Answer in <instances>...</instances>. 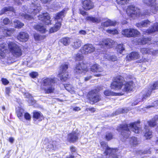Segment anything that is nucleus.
<instances>
[{
	"label": "nucleus",
	"mask_w": 158,
	"mask_h": 158,
	"mask_svg": "<svg viewBox=\"0 0 158 158\" xmlns=\"http://www.w3.org/2000/svg\"><path fill=\"white\" fill-rule=\"evenodd\" d=\"M105 57H106V58L108 60L113 61H116L117 59V57L114 56H109L108 55L106 56V55Z\"/></svg>",
	"instance_id": "45"
},
{
	"label": "nucleus",
	"mask_w": 158,
	"mask_h": 158,
	"mask_svg": "<svg viewBox=\"0 0 158 158\" xmlns=\"http://www.w3.org/2000/svg\"><path fill=\"white\" fill-rule=\"evenodd\" d=\"M115 23L111 21L110 19H108L104 22L102 23L101 25L104 27H108L111 26H114Z\"/></svg>",
	"instance_id": "33"
},
{
	"label": "nucleus",
	"mask_w": 158,
	"mask_h": 158,
	"mask_svg": "<svg viewBox=\"0 0 158 158\" xmlns=\"http://www.w3.org/2000/svg\"><path fill=\"white\" fill-rule=\"evenodd\" d=\"M3 34L6 36H10L14 32L15 29L12 28H8L6 27L2 29Z\"/></svg>",
	"instance_id": "23"
},
{
	"label": "nucleus",
	"mask_w": 158,
	"mask_h": 158,
	"mask_svg": "<svg viewBox=\"0 0 158 158\" xmlns=\"http://www.w3.org/2000/svg\"><path fill=\"white\" fill-rule=\"evenodd\" d=\"M90 69L92 72L95 73L101 72L103 71L102 68L97 64L93 65L91 67Z\"/></svg>",
	"instance_id": "25"
},
{
	"label": "nucleus",
	"mask_w": 158,
	"mask_h": 158,
	"mask_svg": "<svg viewBox=\"0 0 158 158\" xmlns=\"http://www.w3.org/2000/svg\"><path fill=\"white\" fill-rule=\"evenodd\" d=\"M98 91L97 89H94L89 93V99L91 102L93 104L101 100L100 96L98 94Z\"/></svg>",
	"instance_id": "9"
},
{
	"label": "nucleus",
	"mask_w": 158,
	"mask_h": 158,
	"mask_svg": "<svg viewBox=\"0 0 158 158\" xmlns=\"http://www.w3.org/2000/svg\"><path fill=\"white\" fill-rule=\"evenodd\" d=\"M34 28L36 30L42 33L45 32L46 31L45 27L42 24L36 25L34 26Z\"/></svg>",
	"instance_id": "31"
},
{
	"label": "nucleus",
	"mask_w": 158,
	"mask_h": 158,
	"mask_svg": "<svg viewBox=\"0 0 158 158\" xmlns=\"http://www.w3.org/2000/svg\"><path fill=\"white\" fill-rule=\"evenodd\" d=\"M113 135L111 133H107L106 135V139L107 140H109L113 138Z\"/></svg>",
	"instance_id": "50"
},
{
	"label": "nucleus",
	"mask_w": 158,
	"mask_h": 158,
	"mask_svg": "<svg viewBox=\"0 0 158 158\" xmlns=\"http://www.w3.org/2000/svg\"><path fill=\"white\" fill-rule=\"evenodd\" d=\"M143 2L147 6L150 7L151 11L155 13L158 11L157 6L156 0H143Z\"/></svg>",
	"instance_id": "10"
},
{
	"label": "nucleus",
	"mask_w": 158,
	"mask_h": 158,
	"mask_svg": "<svg viewBox=\"0 0 158 158\" xmlns=\"http://www.w3.org/2000/svg\"><path fill=\"white\" fill-rule=\"evenodd\" d=\"M158 31V23H156L154 24V26L150 28L146 31H143L144 34H150L155 31Z\"/></svg>",
	"instance_id": "24"
},
{
	"label": "nucleus",
	"mask_w": 158,
	"mask_h": 158,
	"mask_svg": "<svg viewBox=\"0 0 158 158\" xmlns=\"http://www.w3.org/2000/svg\"><path fill=\"white\" fill-rule=\"evenodd\" d=\"M14 26L15 28H20L24 25V24L16 20L14 21Z\"/></svg>",
	"instance_id": "41"
},
{
	"label": "nucleus",
	"mask_w": 158,
	"mask_h": 158,
	"mask_svg": "<svg viewBox=\"0 0 158 158\" xmlns=\"http://www.w3.org/2000/svg\"><path fill=\"white\" fill-rule=\"evenodd\" d=\"M81 40L77 39L74 40L71 44V46L73 49H77L81 47Z\"/></svg>",
	"instance_id": "26"
},
{
	"label": "nucleus",
	"mask_w": 158,
	"mask_h": 158,
	"mask_svg": "<svg viewBox=\"0 0 158 158\" xmlns=\"http://www.w3.org/2000/svg\"><path fill=\"white\" fill-rule=\"evenodd\" d=\"M38 18L39 20L42 21L45 24L48 25L51 23L50 18L48 13H44L39 15Z\"/></svg>",
	"instance_id": "16"
},
{
	"label": "nucleus",
	"mask_w": 158,
	"mask_h": 158,
	"mask_svg": "<svg viewBox=\"0 0 158 158\" xmlns=\"http://www.w3.org/2000/svg\"><path fill=\"white\" fill-rule=\"evenodd\" d=\"M83 57L82 54L79 53H77L75 57V59L76 61H81L83 59Z\"/></svg>",
	"instance_id": "44"
},
{
	"label": "nucleus",
	"mask_w": 158,
	"mask_h": 158,
	"mask_svg": "<svg viewBox=\"0 0 158 158\" xmlns=\"http://www.w3.org/2000/svg\"><path fill=\"white\" fill-rule=\"evenodd\" d=\"M100 144L102 148L105 149V150H107V149L109 148L107 144L105 142L102 141L100 142Z\"/></svg>",
	"instance_id": "48"
},
{
	"label": "nucleus",
	"mask_w": 158,
	"mask_h": 158,
	"mask_svg": "<svg viewBox=\"0 0 158 158\" xmlns=\"http://www.w3.org/2000/svg\"><path fill=\"white\" fill-rule=\"evenodd\" d=\"M30 75L31 77L32 78H36L38 75V74L37 72H33L31 73Z\"/></svg>",
	"instance_id": "54"
},
{
	"label": "nucleus",
	"mask_w": 158,
	"mask_h": 158,
	"mask_svg": "<svg viewBox=\"0 0 158 158\" xmlns=\"http://www.w3.org/2000/svg\"><path fill=\"white\" fill-rule=\"evenodd\" d=\"M140 51L143 54H152L153 56L156 55L158 53V50L148 48H142Z\"/></svg>",
	"instance_id": "15"
},
{
	"label": "nucleus",
	"mask_w": 158,
	"mask_h": 158,
	"mask_svg": "<svg viewBox=\"0 0 158 158\" xmlns=\"http://www.w3.org/2000/svg\"><path fill=\"white\" fill-rule=\"evenodd\" d=\"M86 19L93 23H98L101 21V18L100 17L95 18L90 16L87 17Z\"/></svg>",
	"instance_id": "29"
},
{
	"label": "nucleus",
	"mask_w": 158,
	"mask_h": 158,
	"mask_svg": "<svg viewBox=\"0 0 158 158\" xmlns=\"http://www.w3.org/2000/svg\"><path fill=\"white\" fill-rule=\"evenodd\" d=\"M150 24V22L148 20L143 21L140 23H137L136 26L138 27H145L148 26Z\"/></svg>",
	"instance_id": "27"
},
{
	"label": "nucleus",
	"mask_w": 158,
	"mask_h": 158,
	"mask_svg": "<svg viewBox=\"0 0 158 158\" xmlns=\"http://www.w3.org/2000/svg\"><path fill=\"white\" fill-rule=\"evenodd\" d=\"M34 36L35 40L36 41H38L40 39V36L38 34H35L34 35Z\"/></svg>",
	"instance_id": "58"
},
{
	"label": "nucleus",
	"mask_w": 158,
	"mask_h": 158,
	"mask_svg": "<svg viewBox=\"0 0 158 158\" xmlns=\"http://www.w3.org/2000/svg\"><path fill=\"white\" fill-rule=\"evenodd\" d=\"M139 33L137 30L133 28L125 29L122 31V35L128 37H137Z\"/></svg>",
	"instance_id": "8"
},
{
	"label": "nucleus",
	"mask_w": 158,
	"mask_h": 158,
	"mask_svg": "<svg viewBox=\"0 0 158 158\" xmlns=\"http://www.w3.org/2000/svg\"><path fill=\"white\" fill-rule=\"evenodd\" d=\"M8 11H12L15 13V10L12 7L6 6L3 8L0 11V15L4 14V13Z\"/></svg>",
	"instance_id": "30"
},
{
	"label": "nucleus",
	"mask_w": 158,
	"mask_h": 158,
	"mask_svg": "<svg viewBox=\"0 0 158 158\" xmlns=\"http://www.w3.org/2000/svg\"><path fill=\"white\" fill-rule=\"evenodd\" d=\"M68 67L69 65L67 64H63L60 67L58 77L61 80L65 81L68 79L69 75L67 70Z\"/></svg>",
	"instance_id": "6"
},
{
	"label": "nucleus",
	"mask_w": 158,
	"mask_h": 158,
	"mask_svg": "<svg viewBox=\"0 0 158 158\" xmlns=\"http://www.w3.org/2000/svg\"><path fill=\"white\" fill-rule=\"evenodd\" d=\"M55 78H48L44 79L43 81V85L45 87L52 85L55 83Z\"/></svg>",
	"instance_id": "19"
},
{
	"label": "nucleus",
	"mask_w": 158,
	"mask_h": 158,
	"mask_svg": "<svg viewBox=\"0 0 158 158\" xmlns=\"http://www.w3.org/2000/svg\"><path fill=\"white\" fill-rule=\"evenodd\" d=\"M139 121L129 125H120L117 128V130L121 132V139L122 141H125L130 136L131 132L129 129H131L135 133H139L141 131V129L137 125V124H139Z\"/></svg>",
	"instance_id": "1"
},
{
	"label": "nucleus",
	"mask_w": 158,
	"mask_h": 158,
	"mask_svg": "<svg viewBox=\"0 0 158 158\" xmlns=\"http://www.w3.org/2000/svg\"><path fill=\"white\" fill-rule=\"evenodd\" d=\"M60 42L64 45L67 46L70 43V39L68 37L64 38L61 40Z\"/></svg>",
	"instance_id": "38"
},
{
	"label": "nucleus",
	"mask_w": 158,
	"mask_h": 158,
	"mask_svg": "<svg viewBox=\"0 0 158 158\" xmlns=\"http://www.w3.org/2000/svg\"><path fill=\"white\" fill-rule=\"evenodd\" d=\"M86 110L87 111L89 110L92 112H94L95 111V109L94 108H87Z\"/></svg>",
	"instance_id": "60"
},
{
	"label": "nucleus",
	"mask_w": 158,
	"mask_h": 158,
	"mask_svg": "<svg viewBox=\"0 0 158 158\" xmlns=\"http://www.w3.org/2000/svg\"><path fill=\"white\" fill-rule=\"evenodd\" d=\"M95 50V47L91 44H85L81 49L82 54H87L94 52Z\"/></svg>",
	"instance_id": "13"
},
{
	"label": "nucleus",
	"mask_w": 158,
	"mask_h": 158,
	"mask_svg": "<svg viewBox=\"0 0 158 158\" xmlns=\"http://www.w3.org/2000/svg\"><path fill=\"white\" fill-rule=\"evenodd\" d=\"M24 118L27 120H29L31 119V116L28 113H26L24 114Z\"/></svg>",
	"instance_id": "57"
},
{
	"label": "nucleus",
	"mask_w": 158,
	"mask_h": 158,
	"mask_svg": "<svg viewBox=\"0 0 158 158\" xmlns=\"http://www.w3.org/2000/svg\"><path fill=\"white\" fill-rule=\"evenodd\" d=\"M158 119V115H156L150 121L147 122V123L150 127H153L156 125V121Z\"/></svg>",
	"instance_id": "35"
},
{
	"label": "nucleus",
	"mask_w": 158,
	"mask_h": 158,
	"mask_svg": "<svg viewBox=\"0 0 158 158\" xmlns=\"http://www.w3.org/2000/svg\"><path fill=\"white\" fill-rule=\"evenodd\" d=\"M138 99H139V96L138 97V98L137 99V100L135 101L132 104V106H135V105H137L138 103L139 102H138Z\"/></svg>",
	"instance_id": "62"
},
{
	"label": "nucleus",
	"mask_w": 158,
	"mask_h": 158,
	"mask_svg": "<svg viewBox=\"0 0 158 158\" xmlns=\"http://www.w3.org/2000/svg\"><path fill=\"white\" fill-rule=\"evenodd\" d=\"M115 42L112 40L107 39L103 40L100 42L99 44L102 45V47H104V46L112 47L115 44Z\"/></svg>",
	"instance_id": "14"
},
{
	"label": "nucleus",
	"mask_w": 158,
	"mask_h": 158,
	"mask_svg": "<svg viewBox=\"0 0 158 158\" xmlns=\"http://www.w3.org/2000/svg\"><path fill=\"white\" fill-rule=\"evenodd\" d=\"M18 39L20 41L25 42L27 41L29 38L28 34L24 32H21L17 36Z\"/></svg>",
	"instance_id": "20"
},
{
	"label": "nucleus",
	"mask_w": 158,
	"mask_h": 158,
	"mask_svg": "<svg viewBox=\"0 0 158 158\" xmlns=\"http://www.w3.org/2000/svg\"><path fill=\"white\" fill-rule=\"evenodd\" d=\"M80 13L83 16L86 15V12L83 10H80Z\"/></svg>",
	"instance_id": "64"
},
{
	"label": "nucleus",
	"mask_w": 158,
	"mask_h": 158,
	"mask_svg": "<svg viewBox=\"0 0 158 158\" xmlns=\"http://www.w3.org/2000/svg\"><path fill=\"white\" fill-rule=\"evenodd\" d=\"M104 94L106 96L113 95V92H111L110 90H109L105 91L104 92Z\"/></svg>",
	"instance_id": "53"
},
{
	"label": "nucleus",
	"mask_w": 158,
	"mask_h": 158,
	"mask_svg": "<svg viewBox=\"0 0 158 158\" xmlns=\"http://www.w3.org/2000/svg\"><path fill=\"white\" fill-rule=\"evenodd\" d=\"M158 89V82H155L153 85H152L150 86V88L149 89L150 90H152V91L154 90L157 89Z\"/></svg>",
	"instance_id": "49"
},
{
	"label": "nucleus",
	"mask_w": 158,
	"mask_h": 158,
	"mask_svg": "<svg viewBox=\"0 0 158 158\" xmlns=\"http://www.w3.org/2000/svg\"><path fill=\"white\" fill-rule=\"evenodd\" d=\"M144 129L146 130V132L144 136L146 139H149L152 137V133L149 129L148 126H145Z\"/></svg>",
	"instance_id": "32"
},
{
	"label": "nucleus",
	"mask_w": 158,
	"mask_h": 158,
	"mask_svg": "<svg viewBox=\"0 0 158 158\" xmlns=\"http://www.w3.org/2000/svg\"><path fill=\"white\" fill-rule=\"evenodd\" d=\"M3 22L4 24L6 25L10 23V21L7 18H5L3 19Z\"/></svg>",
	"instance_id": "56"
},
{
	"label": "nucleus",
	"mask_w": 158,
	"mask_h": 158,
	"mask_svg": "<svg viewBox=\"0 0 158 158\" xmlns=\"http://www.w3.org/2000/svg\"><path fill=\"white\" fill-rule=\"evenodd\" d=\"M82 7L85 10H89L94 7L93 2L90 0H85L83 2Z\"/></svg>",
	"instance_id": "17"
},
{
	"label": "nucleus",
	"mask_w": 158,
	"mask_h": 158,
	"mask_svg": "<svg viewBox=\"0 0 158 158\" xmlns=\"http://www.w3.org/2000/svg\"><path fill=\"white\" fill-rule=\"evenodd\" d=\"M79 33L81 35H85L86 34V32L85 30H81L79 31Z\"/></svg>",
	"instance_id": "63"
},
{
	"label": "nucleus",
	"mask_w": 158,
	"mask_h": 158,
	"mask_svg": "<svg viewBox=\"0 0 158 158\" xmlns=\"http://www.w3.org/2000/svg\"><path fill=\"white\" fill-rule=\"evenodd\" d=\"M108 151L111 152L109 153V156H111L115 158L117 157L116 154L118 151V150L117 149H111L109 148V149H107V150H105L106 153L108 154Z\"/></svg>",
	"instance_id": "28"
},
{
	"label": "nucleus",
	"mask_w": 158,
	"mask_h": 158,
	"mask_svg": "<svg viewBox=\"0 0 158 158\" xmlns=\"http://www.w3.org/2000/svg\"><path fill=\"white\" fill-rule=\"evenodd\" d=\"M126 12L128 16L133 18L139 16L140 15V10L133 5L128 6L127 8Z\"/></svg>",
	"instance_id": "7"
},
{
	"label": "nucleus",
	"mask_w": 158,
	"mask_h": 158,
	"mask_svg": "<svg viewBox=\"0 0 158 158\" xmlns=\"http://www.w3.org/2000/svg\"><path fill=\"white\" fill-rule=\"evenodd\" d=\"M117 51L120 54L123 53V51L124 50V48L123 47V44H120L118 45L116 47Z\"/></svg>",
	"instance_id": "42"
},
{
	"label": "nucleus",
	"mask_w": 158,
	"mask_h": 158,
	"mask_svg": "<svg viewBox=\"0 0 158 158\" xmlns=\"http://www.w3.org/2000/svg\"><path fill=\"white\" fill-rule=\"evenodd\" d=\"M117 3L120 5H122L128 3L129 0H116Z\"/></svg>",
	"instance_id": "46"
},
{
	"label": "nucleus",
	"mask_w": 158,
	"mask_h": 158,
	"mask_svg": "<svg viewBox=\"0 0 158 158\" xmlns=\"http://www.w3.org/2000/svg\"><path fill=\"white\" fill-rule=\"evenodd\" d=\"M47 148L48 149V151H50L54 150V146L52 143H49L47 144Z\"/></svg>",
	"instance_id": "52"
},
{
	"label": "nucleus",
	"mask_w": 158,
	"mask_h": 158,
	"mask_svg": "<svg viewBox=\"0 0 158 158\" xmlns=\"http://www.w3.org/2000/svg\"><path fill=\"white\" fill-rule=\"evenodd\" d=\"M130 142L131 145L135 146L139 144V142L137 138L133 137L130 138Z\"/></svg>",
	"instance_id": "37"
},
{
	"label": "nucleus",
	"mask_w": 158,
	"mask_h": 158,
	"mask_svg": "<svg viewBox=\"0 0 158 158\" xmlns=\"http://www.w3.org/2000/svg\"><path fill=\"white\" fill-rule=\"evenodd\" d=\"M122 110V109H120L119 110V112H118V111H117L115 112V114L116 115V114H119V113H124L125 112H126L125 111H124V110L123 109V110Z\"/></svg>",
	"instance_id": "61"
},
{
	"label": "nucleus",
	"mask_w": 158,
	"mask_h": 158,
	"mask_svg": "<svg viewBox=\"0 0 158 158\" xmlns=\"http://www.w3.org/2000/svg\"><path fill=\"white\" fill-rule=\"evenodd\" d=\"M150 14V12L148 10H144L142 14L143 15H149Z\"/></svg>",
	"instance_id": "59"
},
{
	"label": "nucleus",
	"mask_w": 158,
	"mask_h": 158,
	"mask_svg": "<svg viewBox=\"0 0 158 158\" xmlns=\"http://www.w3.org/2000/svg\"><path fill=\"white\" fill-rule=\"evenodd\" d=\"M88 71L86 65L83 63L77 64L74 69V73L76 74H80L85 73Z\"/></svg>",
	"instance_id": "11"
},
{
	"label": "nucleus",
	"mask_w": 158,
	"mask_h": 158,
	"mask_svg": "<svg viewBox=\"0 0 158 158\" xmlns=\"http://www.w3.org/2000/svg\"><path fill=\"white\" fill-rule=\"evenodd\" d=\"M1 81L3 84L4 85H6L9 83L8 81L6 78H2Z\"/></svg>",
	"instance_id": "55"
},
{
	"label": "nucleus",
	"mask_w": 158,
	"mask_h": 158,
	"mask_svg": "<svg viewBox=\"0 0 158 158\" xmlns=\"http://www.w3.org/2000/svg\"><path fill=\"white\" fill-rule=\"evenodd\" d=\"M139 54L136 52H132L127 56V58L128 60H136L139 58Z\"/></svg>",
	"instance_id": "22"
},
{
	"label": "nucleus",
	"mask_w": 158,
	"mask_h": 158,
	"mask_svg": "<svg viewBox=\"0 0 158 158\" xmlns=\"http://www.w3.org/2000/svg\"><path fill=\"white\" fill-rule=\"evenodd\" d=\"M152 93V90L149 89H144L139 94V99H138V102H142L144 100L146 99L149 97Z\"/></svg>",
	"instance_id": "12"
},
{
	"label": "nucleus",
	"mask_w": 158,
	"mask_h": 158,
	"mask_svg": "<svg viewBox=\"0 0 158 158\" xmlns=\"http://www.w3.org/2000/svg\"><path fill=\"white\" fill-rule=\"evenodd\" d=\"M79 134L77 132L73 131L68 135V139L71 142L77 141L78 139Z\"/></svg>",
	"instance_id": "18"
},
{
	"label": "nucleus",
	"mask_w": 158,
	"mask_h": 158,
	"mask_svg": "<svg viewBox=\"0 0 158 158\" xmlns=\"http://www.w3.org/2000/svg\"><path fill=\"white\" fill-rule=\"evenodd\" d=\"M8 48L14 56L19 57L22 56V52L21 48L14 42H10L8 44Z\"/></svg>",
	"instance_id": "4"
},
{
	"label": "nucleus",
	"mask_w": 158,
	"mask_h": 158,
	"mask_svg": "<svg viewBox=\"0 0 158 158\" xmlns=\"http://www.w3.org/2000/svg\"><path fill=\"white\" fill-rule=\"evenodd\" d=\"M24 110L21 108L18 107L16 110V113L18 117L20 119L23 116Z\"/></svg>",
	"instance_id": "36"
},
{
	"label": "nucleus",
	"mask_w": 158,
	"mask_h": 158,
	"mask_svg": "<svg viewBox=\"0 0 158 158\" xmlns=\"http://www.w3.org/2000/svg\"><path fill=\"white\" fill-rule=\"evenodd\" d=\"M65 89L72 94L74 93V89L72 87L71 85L69 84H66L64 85Z\"/></svg>",
	"instance_id": "40"
},
{
	"label": "nucleus",
	"mask_w": 158,
	"mask_h": 158,
	"mask_svg": "<svg viewBox=\"0 0 158 158\" xmlns=\"http://www.w3.org/2000/svg\"><path fill=\"white\" fill-rule=\"evenodd\" d=\"M157 103L156 101H154L152 104L151 105H149L147 106V107H145L146 108H149L152 107H154L156 108H158V107L157 106Z\"/></svg>",
	"instance_id": "51"
},
{
	"label": "nucleus",
	"mask_w": 158,
	"mask_h": 158,
	"mask_svg": "<svg viewBox=\"0 0 158 158\" xmlns=\"http://www.w3.org/2000/svg\"><path fill=\"white\" fill-rule=\"evenodd\" d=\"M32 8L31 10H28V13H31V15H26L24 13L20 14L19 16L22 17L23 19H26L27 20H30L33 18V16L35 15L40 10V7L38 6H31Z\"/></svg>",
	"instance_id": "5"
},
{
	"label": "nucleus",
	"mask_w": 158,
	"mask_h": 158,
	"mask_svg": "<svg viewBox=\"0 0 158 158\" xmlns=\"http://www.w3.org/2000/svg\"><path fill=\"white\" fill-rule=\"evenodd\" d=\"M106 32L108 33L113 35H116L118 33V31L116 29H108L106 30Z\"/></svg>",
	"instance_id": "43"
},
{
	"label": "nucleus",
	"mask_w": 158,
	"mask_h": 158,
	"mask_svg": "<svg viewBox=\"0 0 158 158\" xmlns=\"http://www.w3.org/2000/svg\"><path fill=\"white\" fill-rule=\"evenodd\" d=\"M134 84L132 81L125 82L123 78L121 76H117L115 77L110 85L112 89H121L123 92H130L134 87Z\"/></svg>",
	"instance_id": "2"
},
{
	"label": "nucleus",
	"mask_w": 158,
	"mask_h": 158,
	"mask_svg": "<svg viewBox=\"0 0 158 158\" xmlns=\"http://www.w3.org/2000/svg\"><path fill=\"white\" fill-rule=\"evenodd\" d=\"M67 10V9H64L55 15L54 16V18L56 21V23L54 26L50 29V33H52L55 32L60 29L63 18L65 16Z\"/></svg>",
	"instance_id": "3"
},
{
	"label": "nucleus",
	"mask_w": 158,
	"mask_h": 158,
	"mask_svg": "<svg viewBox=\"0 0 158 158\" xmlns=\"http://www.w3.org/2000/svg\"><path fill=\"white\" fill-rule=\"evenodd\" d=\"M47 87L44 88L43 89L44 90L46 94H49L52 93L54 91V88L53 87V85L50 86H46Z\"/></svg>",
	"instance_id": "34"
},
{
	"label": "nucleus",
	"mask_w": 158,
	"mask_h": 158,
	"mask_svg": "<svg viewBox=\"0 0 158 158\" xmlns=\"http://www.w3.org/2000/svg\"><path fill=\"white\" fill-rule=\"evenodd\" d=\"M151 41L150 38H145L142 39L141 40V43L142 44H144L147 43H149V42Z\"/></svg>",
	"instance_id": "47"
},
{
	"label": "nucleus",
	"mask_w": 158,
	"mask_h": 158,
	"mask_svg": "<svg viewBox=\"0 0 158 158\" xmlns=\"http://www.w3.org/2000/svg\"><path fill=\"white\" fill-rule=\"evenodd\" d=\"M33 118L36 119H39V120H42V119L43 118L42 115H41V113L40 112H34L33 113Z\"/></svg>",
	"instance_id": "39"
},
{
	"label": "nucleus",
	"mask_w": 158,
	"mask_h": 158,
	"mask_svg": "<svg viewBox=\"0 0 158 158\" xmlns=\"http://www.w3.org/2000/svg\"><path fill=\"white\" fill-rule=\"evenodd\" d=\"M8 51L6 49V44L3 43L0 45V58H3L6 56V53Z\"/></svg>",
	"instance_id": "21"
}]
</instances>
